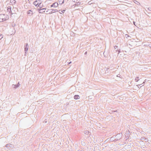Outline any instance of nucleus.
<instances>
[{
	"instance_id": "obj_9",
	"label": "nucleus",
	"mask_w": 151,
	"mask_h": 151,
	"mask_svg": "<svg viewBox=\"0 0 151 151\" xmlns=\"http://www.w3.org/2000/svg\"><path fill=\"white\" fill-rule=\"evenodd\" d=\"M37 1V3H38V5H39V6H40V8H41L42 7H41V6H40L41 4L42 3V1L40 0H38Z\"/></svg>"
},
{
	"instance_id": "obj_10",
	"label": "nucleus",
	"mask_w": 151,
	"mask_h": 151,
	"mask_svg": "<svg viewBox=\"0 0 151 151\" xmlns=\"http://www.w3.org/2000/svg\"><path fill=\"white\" fill-rule=\"evenodd\" d=\"M74 98L75 99H79L80 97L78 95H75L74 96Z\"/></svg>"
},
{
	"instance_id": "obj_14",
	"label": "nucleus",
	"mask_w": 151,
	"mask_h": 151,
	"mask_svg": "<svg viewBox=\"0 0 151 151\" xmlns=\"http://www.w3.org/2000/svg\"><path fill=\"white\" fill-rule=\"evenodd\" d=\"M81 4V2H77L76 4H75V6H78L80 5Z\"/></svg>"
},
{
	"instance_id": "obj_21",
	"label": "nucleus",
	"mask_w": 151,
	"mask_h": 151,
	"mask_svg": "<svg viewBox=\"0 0 151 151\" xmlns=\"http://www.w3.org/2000/svg\"><path fill=\"white\" fill-rule=\"evenodd\" d=\"M65 11V10H63V11H61V12H60V14H62V13H64Z\"/></svg>"
},
{
	"instance_id": "obj_26",
	"label": "nucleus",
	"mask_w": 151,
	"mask_h": 151,
	"mask_svg": "<svg viewBox=\"0 0 151 151\" xmlns=\"http://www.w3.org/2000/svg\"><path fill=\"white\" fill-rule=\"evenodd\" d=\"M133 23H134V25H135V22H134H134H133Z\"/></svg>"
},
{
	"instance_id": "obj_19",
	"label": "nucleus",
	"mask_w": 151,
	"mask_h": 151,
	"mask_svg": "<svg viewBox=\"0 0 151 151\" xmlns=\"http://www.w3.org/2000/svg\"><path fill=\"white\" fill-rule=\"evenodd\" d=\"M11 8L10 7H9L7 9V10L8 12H10L11 11Z\"/></svg>"
},
{
	"instance_id": "obj_15",
	"label": "nucleus",
	"mask_w": 151,
	"mask_h": 151,
	"mask_svg": "<svg viewBox=\"0 0 151 151\" xmlns=\"http://www.w3.org/2000/svg\"><path fill=\"white\" fill-rule=\"evenodd\" d=\"M84 133L85 134H88V133H89V131L86 130L84 132Z\"/></svg>"
},
{
	"instance_id": "obj_31",
	"label": "nucleus",
	"mask_w": 151,
	"mask_h": 151,
	"mask_svg": "<svg viewBox=\"0 0 151 151\" xmlns=\"http://www.w3.org/2000/svg\"><path fill=\"white\" fill-rule=\"evenodd\" d=\"M71 63V61H70V62L68 64H70Z\"/></svg>"
},
{
	"instance_id": "obj_28",
	"label": "nucleus",
	"mask_w": 151,
	"mask_h": 151,
	"mask_svg": "<svg viewBox=\"0 0 151 151\" xmlns=\"http://www.w3.org/2000/svg\"><path fill=\"white\" fill-rule=\"evenodd\" d=\"M77 151H84L83 150H78Z\"/></svg>"
},
{
	"instance_id": "obj_12",
	"label": "nucleus",
	"mask_w": 151,
	"mask_h": 151,
	"mask_svg": "<svg viewBox=\"0 0 151 151\" xmlns=\"http://www.w3.org/2000/svg\"><path fill=\"white\" fill-rule=\"evenodd\" d=\"M27 14H31V15L32 14L33 12L31 10H29L27 12Z\"/></svg>"
},
{
	"instance_id": "obj_7",
	"label": "nucleus",
	"mask_w": 151,
	"mask_h": 151,
	"mask_svg": "<svg viewBox=\"0 0 151 151\" xmlns=\"http://www.w3.org/2000/svg\"><path fill=\"white\" fill-rule=\"evenodd\" d=\"M115 137H114V136L111 137L110 139V141L113 142L114 141H116V139H115Z\"/></svg>"
},
{
	"instance_id": "obj_32",
	"label": "nucleus",
	"mask_w": 151,
	"mask_h": 151,
	"mask_svg": "<svg viewBox=\"0 0 151 151\" xmlns=\"http://www.w3.org/2000/svg\"><path fill=\"white\" fill-rule=\"evenodd\" d=\"M117 110H116L115 111H113V112H117Z\"/></svg>"
},
{
	"instance_id": "obj_30",
	"label": "nucleus",
	"mask_w": 151,
	"mask_h": 151,
	"mask_svg": "<svg viewBox=\"0 0 151 151\" xmlns=\"http://www.w3.org/2000/svg\"><path fill=\"white\" fill-rule=\"evenodd\" d=\"M74 0V2H75L76 1L78 0Z\"/></svg>"
},
{
	"instance_id": "obj_8",
	"label": "nucleus",
	"mask_w": 151,
	"mask_h": 151,
	"mask_svg": "<svg viewBox=\"0 0 151 151\" xmlns=\"http://www.w3.org/2000/svg\"><path fill=\"white\" fill-rule=\"evenodd\" d=\"M33 4L36 7H38L39 6V5H38V3L37 2V0H36L34 2Z\"/></svg>"
},
{
	"instance_id": "obj_16",
	"label": "nucleus",
	"mask_w": 151,
	"mask_h": 151,
	"mask_svg": "<svg viewBox=\"0 0 151 151\" xmlns=\"http://www.w3.org/2000/svg\"><path fill=\"white\" fill-rule=\"evenodd\" d=\"M81 144L83 146H85L86 145V143L84 142L83 141H82L81 142Z\"/></svg>"
},
{
	"instance_id": "obj_27",
	"label": "nucleus",
	"mask_w": 151,
	"mask_h": 151,
	"mask_svg": "<svg viewBox=\"0 0 151 151\" xmlns=\"http://www.w3.org/2000/svg\"><path fill=\"white\" fill-rule=\"evenodd\" d=\"M127 151H132V150L131 149H129V150H127Z\"/></svg>"
},
{
	"instance_id": "obj_4",
	"label": "nucleus",
	"mask_w": 151,
	"mask_h": 151,
	"mask_svg": "<svg viewBox=\"0 0 151 151\" xmlns=\"http://www.w3.org/2000/svg\"><path fill=\"white\" fill-rule=\"evenodd\" d=\"M28 48V45L27 43H26V45H25L24 46V51L25 54H26L27 52Z\"/></svg>"
},
{
	"instance_id": "obj_5",
	"label": "nucleus",
	"mask_w": 151,
	"mask_h": 151,
	"mask_svg": "<svg viewBox=\"0 0 151 151\" xmlns=\"http://www.w3.org/2000/svg\"><path fill=\"white\" fill-rule=\"evenodd\" d=\"M54 10H54V9H48V10L47 11H46V14H52V13L54 12L52 11Z\"/></svg>"
},
{
	"instance_id": "obj_3",
	"label": "nucleus",
	"mask_w": 151,
	"mask_h": 151,
	"mask_svg": "<svg viewBox=\"0 0 151 151\" xmlns=\"http://www.w3.org/2000/svg\"><path fill=\"white\" fill-rule=\"evenodd\" d=\"M46 9V8H43L42 9H38V12L40 13H43L45 12V11Z\"/></svg>"
},
{
	"instance_id": "obj_11",
	"label": "nucleus",
	"mask_w": 151,
	"mask_h": 151,
	"mask_svg": "<svg viewBox=\"0 0 151 151\" xmlns=\"http://www.w3.org/2000/svg\"><path fill=\"white\" fill-rule=\"evenodd\" d=\"M59 3L60 4H62L63 3L64 0H58Z\"/></svg>"
},
{
	"instance_id": "obj_29",
	"label": "nucleus",
	"mask_w": 151,
	"mask_h": 151,
	"mask_svg": "<svg viewBox=\"0 0 151 151\" xmlns=\"http://www.w3.org/2000/svg\"><path fill=\"white\" fill-rule=\"evenodd\" d=\"M87 54V52L86 51L84 53L85 55H86Z\"/></svg>"
},
{
	"instance_id": "obj_13",
	"label": "nucleus",
	"mask_w": 151,
	"mask_h": 151,
	"mask_svg": "<svg viewBox=\"0 0 151 151\" xmlns=\"http://www.w3.org/2000/svg\"><path fill=\"white\" fill-rule=\"evenodd\" d=\"M139 77H137L135 79V80L136 82H138L139 80Z\"/></svg>"
},
{
	"instance_id": "obj_17",
	"label": "nucleus",
	"mask_w": 151,
	"mask_h": 151,
	"mask_svg": "<svg viewBox=\"0 0 151 151\" xmlns=\"http://www.w3.org/2000/svg\"><path fill=\"white\" fill-rule=\"evenodd\" d=\"M146 82V81L145 80L144 81L143 83L142 84H139V85H138L140 86L141 87L142 86H144V85H142V84L144 83H145V82Z\"/></svg>"
},
{
	"instance_id": "obj_24",
	"label": "nucleus",
	"mask_w": 151,
	"mask_h": 151,
	"mask_svg": "<svg viewBox=\"0 0 151 151\" xmlns=\"http://www.w3.org/2000/svg\"><path fill=\"white\" fill-rule=\"evenodd\" d=\"M148 9L150 11H151V8L149 7L148 8Z\"/></svg>"
},
{
	"instance_id": "obj_1",
	"label": "nucleus",
	"mask_w": 151,
	"mask_h": 151,
	"mask_svg": "<svg viewBox=\"0 0 151 151\" xmlns=\"http://www.w3.org/2000/svg\"><path fill=\"white\" fill-rule=\"evenodd\" d=\"M7 17L6 18L5 15L4 14H0V22L4 21L7 19Z\"/></svg>"
},
{
	"instance_id": "obj_18",
	"label": "nucleus",
	"mask_w": 151,
	"mask_h": 151,
	"mask_svg": "<svg viewBox=\"0 0 151 151\" xmlns=\"http://www.w3.org/2000/svg\"><path fill=\"white\" fill-rule=\"evenodd\" d=\"M136 2H135V3L136 4H137V5H140V3L139 2H138L137 1H135Z\"/></svg>"
},
{
	"instance_id": "obj_22",
	"label": "nucleus",
	"mask_w": 151,
	"mask_h": 151,
	"mask_svg": "<svg viewBox=\"0 0 151 151\" xmlns=\"http://www.w3.org/2000/svg\"><path fill=\"white\" fill-rule=\"evenodd\" d=\"M117 47H118L116 45H115L114 46V49H116V48H117Z\"/></svg>"
},
{
	"instance_id": "obj_23",
	"label": "nucleus",
	"mask_w": 151,
	"mask_h": 151,
	"mask_svg": "<svg viewBox=\"0 0 151 151\" xmlns=\"http://www.w3.org/2000/svg\"><path fill=\"white\" fill-rule=\"evenodd\" d=\"M144 139H146L144 137H142V139H141V140H143Z\"/></svg>"
},
{
	"instance_id": "obj_25",
	"label": "nucleus",
	"mask_w": 151,
	"mask_h": 151,
	"mask_svg": "<svg viewBox=\"0 0 151 151\" xmlns=\"http://www.w3.org/2000/svg\"><path fill=\"white\" fill-rule=\"evenodd\" d=\"M120 52V51L119 50L118 51V54H119Z\"/></svg>"
},
{
	"instance_id": "obj_6",
	"label": "nucleus",
	"mask_w": 151,
	"mask_h": 151,
	"mask_svg": "<svg viewBox=\"0 0 151 151\" xmlns=\"http://www.w3.org/2000/svg\"><path fill=\"white\" fill-rule=\"evenodd\" d=\"M58 3L57 2H55L53 4H52L51 6L50 7H57L58 6Z\"/></svg>"
},
{
	"instance_id": "obj_2",
	"label": "nucleus",
	"mask_w": 151,
	"mask_h": 151,
	"mask_svg": "<svg viewBox=\"0 0 151 151\" xmlns=\"http://www.w3.org/2000/svg\"><path fill=\"white\" fill-rule=\"evenodd\" d=\"M122 136V133H119L117 135H116L114 137H115V139L116 141H117L119 140L120 139H121Z\"/></svg>"
},
{
	"instance_id": "obj_20",
	"label": "nucleus",
	"mask_w": 151,
	"mask_h": 151,
	"mask_svg": "<svg viewBox=\"0 0 151 151\" xmlns=\"http://www.w3.org/2000/svg\"><path fill=\"white\" fill-rule=\"evenodd\" d=\"M125 37L126 38H127V37H130V38H131V37H130L128 35V34H126V35H125Z\"/></svg>"
}]
</instances>
